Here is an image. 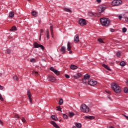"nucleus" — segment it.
<instances>
[{
  "label": "nucleus",
  "instance_id": "nucleus-1",
  "mask_svg": "<svg viewBox=\"0 0 128 128\" xmlns=\"http://www.w3.org/2000/svg\"><path fill=\"white\" fill-rule=\"evenodd\" d=\"M111 87L112 90H114L116 94H120L122 88H120V86H118V84L116 82L112 83L111 84Z\"/></svg>",
  "mask_w": 128,
  "mask_h": 128
},
{
  "label": "nucleus",
  "instance_id": "nucleus-2",
  "mask_svg": "<svg viewBox=\"0 0 128 128\" xmlns=\"http://www.w3.org/2000/svg\"><path fill=\"white\" fill-rule=\"evenodd\" d=\"M100 22L104 26H108L110 25V19L106 18H101Z\"/></svg>",
  "mask_w": 128,
  "mask_h": 128
},
{
  "label": "nucleus",
  "instance_id": "nucleus-3",
  "mask_svg": "<svg viewBox=\"0 0 128 128\" xmlns=\"http://www.w3.org/2000/svg\"><path fill=\"white\" fill-rule=\"evenodd\" d=\"M80 110L81 112H86V114H88V112H90V108L86 104H82L80 106Z\"/></svg>",
  "mask_w": 128,
  "mask_h": 128
},
{
  "label": "nucleus",
  "instance_id": "nucleus-4",
  "mask_svg": "<svg viewBox=\"0 0 128 128\" xmlns=\"http://www.w3.org/2000/svg\"><path fill=\"white\" fill-rule=\"evenodd\" d=\"M122 4V0H114L112 2V4L114 6H120Z\"/></svg>",
  "mask_w": 128,
  "mask_h": 128
},
{
  "label": "nucleus",
  "instance_id": "nucleus-5",
  "mask_svg": "<svg viewBox=\"0 0 128 128\" xmlns=\"http://www.w3.org/2000/svg\"><path fill=\"white\" fill-rule=\"evenodd\" d=\"M33 46L34 48H40L41 50H44V46L42 44H38L37 42H34Z\"/></svg>",
  "mask_w": 128,
  "mask_h": 128
},
{
  "label": "nucleus",
  "instance_id": "nucleus-6",
  "mask_svg": "<svg viewBox=\"0 0 128 128\" xmlns=\"http://www.w3.org/2000/svg\"><path fill=\"white\" fill-rule=\"evenodd\" d=\"M78 24L82 26H86V19L81 18L79 20Z\"/></svg>",
  "mask_w": 128,
  "mask_h": 128
},
{
  "label": "nucleus",
  "instance_id": "nucleus-7",
  "mask_svg": "<svg viewBox=\"0 0 128 128\" xmlns=\"http://www.w3.org/2000/svg\"><path fill=\"white\" fill-rule=\"evenodd\" d=\"M88 84L90 86H96L98 84V82L92 79H90L89 80Z\"/></svg>",
  "mask_w": 128,
  "mask_h": 128
},
{
  "label": "nucleus",
  "instance_id": "nucleus-8",
  "mask_svg": "<svg viewBox=\"0 0 128 128\" xmlns=\"http://www.w3.org/2000/svg\"><path fill=\"white\" fill-rule=\"evenodd\" d=\"M50 70H52V72H53L56 74L57 76L60 74V72L58 70L56 69H54V67L50 68Z\"/></svg>",
  "mask_w": 128,
  "mask_h": 128
},
{
  "label": "nucleus",
  "instance_id": "nucleus-9",
  "mask_svg": "<svg viewBox=\"0 0 128 128\" xmlns=\"http://www.w3.org/2000/svg\"><path fill=\"white\" fill-rule=\"evenodd\" d=\"M80 42V36L78 34H76L74 37V42L78 43Z\"/></svg>",
  "mask_w": 128,
  "mask_h": 128
},
{
  "label": "nucleus",
  "instance_id": "nucleus-10",
  "mask_svg": "<svg viewBox=\"0 0 128 128\" xmlns=\"http://www.w3.org/2000/svg\"><path fill=\"white\" fill-rule=\"evenodd\" d=\"M106 10V8L102 6L100 8V9H98V12L100 14L102 12H104V10Z\"/></svg>",
  "mask_w": 128,
  "mask_h": 128
},
{
  "label": "nucleus",
  "instance_id": "nucleus-11",
  "mask_svg": "<svg viewBox=\"0 0 128 128\" xmlns=\"http://www.w3.org/2000/svg\"><path fill=\"white\" fill-rule=\"evenodd\" d=\"M66 48L65 46H62L60 49V51L61 54H66Z\"/></svg>",
  "mask_w": 128,
  "mask_h": 128
},
{
  "label": "nucleus",
  "instance_id": "nucleus-12",
  "mask_svg": "<svg viewBox=\"0 0 128 128\" xmlns=\"http://www.w3.org/2000/svg\"><path fill=\"white\" fill-rule=\"evenodd\" d=\"M50 124H52V126H54V128H60V126H58V124H56V123L55 122L52 121L50 122Z\"/></svg>",
  "mask_w": 128,
  "mask_h": 128
},
{
  "label": "nucleus",
  "instance_id": "nucleus-13",
  "mask_svg": "<svg viewBox=\"0 0 128 128\" xmlns=\"http://www.w3.org/2000/svg\"><path fill=\"white\" fill-rule=\"evenodd\" d=\"M14 16V12H9V18H12Z\"/></svg>",
  "mask_w": 128,
  "mask_h": 128
},
{
  "label": "nucleus",
  "instance_id": "nucleus-14",
  "mask_svg": "<svg viewBox=\"0 0 128 128\" xmlns=\"http://www.w3.org/2000/svg\"><path fill=\"white\" fill-rule=\"evenodd\" d=\"M84 118L88 119V120H94V116H84Z\"/></svg>",
  "mask_w": 128,
  "mask_h": 128
},
{
  "label": "nucleus",
  "instance_id": "nucleus-15",
  "mask_svg": "<svg viewBox=\"0 0 128 128\" xmlns=\"http://www.w3.org/2000/svg\"><path fill=\"white\" fill-rule=\"evenodd\" d=\"M49 80H50V82H55L56 79V77L54 76H50L49 77Z\"/></svg>",
  "mask_w": 128,
  "mask_h": 128
},
{
  "label": "nucleus",
  "instance_id": "nucleus-16",
  "mask_svg": "<svg viewBox=\"0 0 128 128\" xmlns=\"http://www.w3.org/2000/svg\"><path fill=\"white\" fill-rule=\"evenodd\" d=\"M102 66L106 68V70H110V66H108L106 65V64H102Z\"/></svg>",
  "mask_w": 128,
  "mask_h": 128
},
{
  "label": "nucleus",
  "instance_id": "nucleus-17",
  "mask_svg": "<svg viewBox=\"0 0 128 128\" xmlns=\"http://www.w3.org/2000/svg\"><path fill=\"white\" fill-rule=\"evenodd\" d=\"M88 16H96V14L92 12H88Z\"/></svg>",
  "mask_w": 128,
  "mask_h": 128
},
{
  "label": "nucleus",
  "instance_id": "nucleus-18",
  "mask_svg": "<svg viewBox=\"0 0 128 128\" xmlns=\"http://www.w3.org/2000/svg\"><path fill=\"white\" fill-rule=\"evenodd\" d=\"M67 46H68V48H67L68 50V51L70 50H72V46H70V42H68Z\"/></svg>",
  "mask_w": 128,
  "mask_h": 128
},
{
  "label": "nucleus",
  "instance_id": "nucleus-19",
  "mask_svg": "<svg viewBox=\"0 0 128 128\" xmlns=\"http://www.w3.org/2000/svg\"><path fill=\"white\" fill-rule=\"evenodd\" d=\"M82 76V74L80 73H78L76 74V75L74 76V78H80Z\"/></svg>",
  "mask_w": 128,
  "mask_h": 128
},
{
  "label": "nucleus",
  "instance_id": "nucleus-20",
  "mask_svg": "<svg viewBox=\"0 0 128 128\" xmlns=\"http://www.w3.org/2000/svg\"><path fill=\"white\" fill-rule=\"evenodd\" d=\"M70 68L71 70H76V68H78V66L76 65H72L70 66Z\"/></svg>",
  "mask_w": 128,
  "mask_h": 128
},
{
  "label": "nucleus",
  "instance_id": "nucleus-21",
  "mask_svg": "<svg viewBox=\"0 0 128 128\" xmlns=\"http://www.w3.org/2000/svg\"><path fill=\"white\" fill-rule=\"evenodd\" d=\"M75 126H76V128H82V124H80V123H76L75 124Z\"/></svg>",
  "mask_w": 128,
  "mask_h": 128
},
{
  "label": "nucleus",
  "instance_id": "nucleus-22",
  "mask_svg": "<svg viewBox=\"0 0 128 128\" xmlns=\"http://www.w3.org/2000/svg\"><path fill=\"white\" fill-rule=\"evenodd\" d=\"M90 78V76L88 74H86L84 76V80H88V79Z\"/></svg>",
  "mask_w": 128,
  "mask_h": 128
},
{
  "label": "nucleus",
  "instance_id": "nucleus-23",
  "mask_svg": "<svg viewBox=\"0 0 128 128\" xmlns=\"http://www.w3.org/2000/svg\"><path fill=\"white\" fill-rule=\"evenodd\" d=\"M32 16H38V12H36L34 11H32Z\"/></svg>",
  "mask_w": 128,
  "mask_h": 128
},
{
  "label": "nucleus",
  "instance_id": "nucleus-24",
  "mask_svg": "<svg viewBox=\"0 0 128 128\" xmlns=\"http://www.w3.org/2000/svg\"><path fill=\"white\" fill-rule=\"evenodd\" d=\"M27 94L28 96V98H32V94L30 93V90H28V93Z\"/></svg>",
  "mask_w": 128,
  "mask_h": 128
},
{
  "label": "nucleus",
  "instance_id": "nucleus-25",
  "mask_svg": "<svg viewBox=\"0 0 128 128\" xmlns=\"http://www.w3.org/2000/svg\"><path fill=\"white\" fill-rule=\"evenodd\" d=\"M46 38H50V32L48 31V30H46Z\"/></svg>",
  "mask_w": 128,
  "mask_h": 128
},
{
  "label": "nucleus",
  "instance_id": "nucleus-26",
  "mask_svg": "<svg viewBox=\"0 0 128 128\" xmlns=\"http://www.w3.org/2000/svg\"><path fill=\"white\" fill-rule=\"evenodd\" d=\"M74 116V112H69V116L70 118H72Z\"/></svg>",
  "mask_w": 128,
  "mask_h": 128
},
{
  "label": "nucleus",
  "instance_id": "nucleus-27",
  "mask_svg": "<svg viewBox=\"0 0 128 128\" xmlns=\"http://www.w3.org/2000/svg\"><path fill=\"white\" fill-rule=\"evenodd\" d=\"M64 10L65 12H72V10H70V9L68 8H64Z\"/></svg>",
  "mask_w": 128,
  "mask_h": 128
},
{
  "label": "nucleus",
  "instance_id": "nucleus-28",
  "mask_svg": "<svg viewBox=\"0 0 128 128\" xmlns=\"http://www.w3.org/2000/svg\"><path fill=\"white\" fill-rule=\"evenodd\" d=\"M50 30L51 34H52V38H54V33H53V30H52V26H50Z\"/></svg>",
  "mask_w": 128,
  "mask_h": 128
},
{
  "label": "nucleus",
  "instance_id": "nucleus-29",
  "mask_svg": "<svg viewBox=\"0 0 128 128\" xmlns=\"http://www.w3.org/2000/svg\"><path fill=\"white\" fill-rule=\"evenodd\" d=\"M120 65L122 66H126V62H124V61H122V62H120Z\"/></svg>",
  "mask_w": 128,
  "mask_h": 128
},
{
  "label": "nucleus",
  "instance_id": "nucleus-30",
  "mask_svg": "<svg viewBox=\"0 0 128 128\" xmlns=\"http://www.w3.org/2000/svg\"><path fill=\"white\" fill-rule=\"evenodd\" d=\"M98 41L100 43V44H104V40L102 38H98Z\"/></svg>",
  "mask_w": 128,
  "mask_h": 128
},
{
  "label": "nucleus",
  "instance_id": "nucleus-31",
  "mask_svg": "<svg viewBox=\"0 0 128 128\" xmlns=\"http://www.w3.org/2000/svg\"><path fill=\"white\" fill-rule=\"evenodd\" d=\"M52 120H58V118H56V116L54 115L52 116Z\"/></svg>",
  "mask_w": 128,
  "mask_h": 128
},
{
  "label": "nucleus",
  "instance_id": "nucleus-32",
  "mask_svg": "<svg viewBox=\"0 0 128 128\" xmlns=\"http://www.w3.org/2000/svg\"><path fill=\"white\" fill-rule=\"evenodd\" d=\"M124 92L125 94H128V88L126 87L124 89Z\"/></svg>",
  "mask_w": 128,
  "mask_h": 128
},
{
  "label": "nucleus",
  "instance_id": "nucleus-33",
  "mask_svg": "<svg viewBox=\"0 0 128 128\" xmlns=\"http://www.w3.org/2000/svg\"><path fill=\"white\" fill-rule=\"evenodd\" d=\"M42 34H44V30H42V29L40 30V38H42Z\"/></svg>",
  "mask_w": 128,
  "mask_h": 128
},
{
  "label": "nucleus",
  "instance_id": "nucleus-34",
  "mask_svg": "<svg viewBox=\"0 0 128 128\" xmlns=\"http://www.w3.org/2000/svg\"><path fill=\"white\" fill-rule=\"evenodd\" d=\"M62 104H64V100L62 99H60L59 100L58 104H60V105H62Z\"/></svg>",
  "mask_w": 128,
  "mask_h": 128
},
{
  "label": "nucleus",
  "instance_id": "nucleus-35",
  "mask_svg": "<svg viewBox=\"0 0 128 128\" xmlns=\"http://www.w3.org/2000/svg\"><path fill=\"white\" fill-rule=\"evenodd\" d=\"M13 78L14 80H16V81L18 80V76H14Z\"/></svg>",
  "mask_w": 128,
  "mask_h": 128
},
{
  "label": "nucleus",
  "instance_id": "nucleus-36",
  "mask_svg": "<svg viewBox=\"0 0 128 128\" xmlns=\"http://www.w3.org/2000/svg\"><path fill=\"white\" fill-rule=\"evenodd\" d=\"M10 30H16V27L13 26Z\"/></svg>",
  "mask_w": 128,
  "mask_h": 128
},
{
  "label": "nucleus",
  "instance_id": "nucleus-37",
  "mask_svg": "<svg viewBox=\"0 0 128 128\" xmlns=\"http://www.w3.org/2000/svg\"><path fill=\"white\" fill-rule=\"evenodd\" d=\"M63 118H65L66 120H67V118H68V115H66V114H63Z\"/></svg>",
  "mask_w": 128,
  "mask_h": 128
},
{
  "label": "nucleus",
  "instance_id": "nucleus-38",
  "mask_svg": "<svg viewBox=\"0 0 128 128\" xmlns=\"http://www.w3.org/2000/svg\"><path fill=\"white\" fill-rule=\"evenodd\" d=\"M14 118H16L17 120H20V116H18V114H15Z\"/></svg>",
  "mask_w": 128,
  "mask_h": 128
},
{
  "label": "nucleus",
  "instance_id": "nucleus-39",
  "mask_svg": "<svg viewBox=\"0 0 128 128\" xmlns=\"http://www.w3.org/2000/svg\"><path fill=\"white\" fill-rule=\"evenodd\" d=\"M126 28H123L122 29V32H126Z\"/></svg>",
  "mask_w": 128,
  "mask_h": 128
},
{
  "label": "nucleus",
  "instance_id": "nucleus-40",
  "mask_svg": "<svg viewBox=\"0 0 128 128\" xmlns=\"http://www.w3.org/2000/svg\"><path fill=\"white\" fill-rule=\"evenodd\" d=\"M22 122H26V118H24L22 117Z\"/></svg>",
  "mask_w": 128,
  "mask_h": 128
},
{
  "label": "nucleus",
  "instance_id": "nucleus-41",
  "mask_svg": "<svg viewBox=\"0 0 128 128\" xmlns=\"http://www.w3.org/2000/svg\"><path fill=\"white\" fill-rule=\"evenodd\" d=\"M31 62H36V59L32 58L30 59Z\"/></svg>",
  "mask_w": 128,
  "mask_h": 128
},
{
  "label": "nucleus",
  "instance_id": "nucleus-42",
  "mask_svg": "<svg viewBox=\"0 0 128 128\" xmlns=\"http://www.w3.org/2000/svg\"><path fill=\"white\" fill-rule=\"evenodd\" d=\"M116 54L118 58H120V52H118Z\"/></svg>",
  "mask_w": 128,
  "mask_h": 128
},
{
  "label": "nucleus",
  "instance_id": "nucleus-43",
  "mask_svg": "<svg viewBox=\"0 0 128 128\" xmlns=\"http://www.w3.org/2000/svg\"><path fill=\"white\" fill-rule=\"evenodd\" d=\"M32 74H36V76H37V74H38V73L36 71L33 72Z\"/></svg>",
  "mask_w": 128,
  "mask_h": 128
},
{
  "label": "nucleus",
  "instance_id": "nucleus-44",
  "mask_svg": "<svg viewBox=\"0 0 128 128\" xmlns=\"http://www.w3.org/2000/svg\"><path fill=\"white\" fill-rule=\"evenodd\" d=\"M57 110H60V112H62V108H60V106H58L57 107Z\"/></svg>",
  "mask_w": 128,
  "mask_h": 128
},
{
  "label": "nucleus",
  "instance_id": "nucleus-45",
  "mask_svg": "<svg viewBox=\"0 0 128 128\" xmlns=\"http://www.w3.org/2000/svg\"><path fill=\"white\" fill-rule=\"evenodd\" d=\"M0 100H4V98H2V94H0Z\"/></svg>",
  "mask_w": 128,
  "mask_h": 128
},
{
  "label": "nucleus",
  "instance_id": "nucleus-46",
  "mask_svg": "<svg viewBox=\"0 0 128 128\" xmlns=\"http://www.w3.org/2000/svg\"><path fill=\"white\" fill-rule=\"evenodd\" d=\"M6 52L8 54H10V49H7Z\"/></svg>",
  "mask_w": 128,
  "mask_h": 128
},
{
  "label": "nucleus",
  "instance_id": "nucleus-47",
  "mask_svg": "<svg viewBox=\"0 0 128 128\" xmlns=\"http://www.w3.org/2000/svg\"><path fill=\"white\" fill-rule=\"evenodd\" d=\"M29 98L30 102V104H32V97L31 98Z\"/></svg>",
  "mask_w": 128,
  "mask_h": 128
},
{
  "label": "nucleus",
  "instance_id": "nucleus-48",
  "mask_svg": "<svg viewBox=\"0 0 128 128\" xmlns=\"http://www.w3.org/2000/svg\"><path fill=\"white\" fill-rule=\"evenodd\" d=\"M65 78H70V76H68V74H66Z\"/></svg>",
  "mask_w": 128,
  "mask_h": 128
},
{
  "label": "nucleus",
  "instance_id": "nucleus-49",
  "mask_svg": "<svg viewBox=\"0 0 128 128\" xmlns=\"http://www.w3.org/2000/svg\"><path fill=\"white\" fill-rule=\"evenodd\" d=\"M110 32H114V29L110 28Z\"/></svg>",
  "mask_w": 128,
  "mask_h": 128
},
{
  "label": "nucleus",
  "instance_id": "nucleus-50",
  "mask_svg": "<svg viewBox=\"0 0 128 128\" xmlns=\"http://www.w3.org/2000/svg\"><path fill=\"white\" fill-rule=\"evenodd\" d=\"M106 94H110V90H106Z\"/></svg>",
  "mask_w": 128,
  "mask_h": 128
},
{
  "label": "nucleus",
  "instance_id": "nucleus-51",
  "mask_svg": "<svg viewBox=\"0 0 128 128\" xmlns=\"http://www.w3.org/2000/svg\"><path fill=\"white\" fill-rule=\"evenodd\" d=\"M0 90H4V86H2L0 85Z\"/></svg>",
  "mask_w": 128,
  "mask_h": 128
},
{
  "label": "nucleus",
  "instance_id": "nucleus-52",
  "mask_svg": "<svg viewBox=\"0 0 128 128\" xmlns=\"http://www.w3.org/2000/svg\"><path fill=\"white\" fill-rule=\"evenodd\" d=\"M97 2L100 4V2H102V0H96Z\"/></svg>",
  "mask_w": 128,
  "mask_h": 128
},
{
  "label": "nucleus",
  "instance_id": "nucleus-53",
  "mask_svg": "<svg viewBox=\"0 0 128 128\" xmlns=\"http://www.w3.org/2000/svg\"><path fill=\"white\" fill-rule=\"evenodd\" d=\"M122 16H118L119 20H122Z\"/></svg>",
  "mask_w": 128,
  "mask_h": 128
},
{
  "label": "nucleus",
  "instance_id": "nucleus-54",
  "mask_svg": "<svg viewBox=\"0 0 128 128\" xmlns=\"http://www.w3.org/2000/svg\"><path fill=\"white\" fill-rule=\"evenodd\" d=\"M0 124H2V120H0Z\"/></svg>",
  "mask_w": 128,
  "mask_h": 128
},
{
  "label": "nucleus",
  "instance_id": "nucleus-55",
  "mask_svg": "<svg viewBox=\"0 0 128 128\" xmlns=\"http://www.w3.org/2000/svg\"><path fill=\"white\" fill-rule=\"evenodd\" d=\"M69 54H72V51H70V52H69Z\"/></svg>",
  "mask_w": 128,
  "mask_h": 128
},
{
  "label": "nucleus",
  "instance_id": "nucleus-56",
  "mask_svg": "<svg viewBox=\"0 0 128 128\" xmlns=\"http://www.w3.org/2000/svg\"><path fill=\"white\" fill-rule=\"evenodd\" d=\"M126 20L128 22V18H126Z\"/></svg>",
  "mask_w": 128,
  "mask_h": 128
},
{
  "label": "nucleus",
  "instance_id": "nucleus-57",
  "mask_svg": "<svg viewBox=\"0 0 128 128\" xmlns=\"http://www.w3.org/2000/svg\"><path fill=\"white\" fill-rule=\"evenodd\" d=\"M83 82H84V84H86V80L84 79V80H83Z\"/></svg>",
  "mask_w": 128,
  "mask_h": 128
},
{
  "label": "nucleus",
  "instance_id": "nucleus-58",
  "mask_svg": "<svg viewBox=\"0 0 128 128\" xmlns=\"http://www.w3.org/2000/svg\"><path fill=\"white\" fill-rule=\"evenodd\" d=\"M126 86H128V81H126Z\"/></svg>",
  "mask_w": 128,
  "mask_h": 128
},
{
  "label": "nucleus",
  "instance_id": "nucleus-59",
  "mask_svg": "<svg viewBox=\"0 0 128 128\" xmlns=\"http://www.w3.org/2000/svg\"><path fill=\"white\" fill-rule=\"evenodd\" d=\"M72 128H76V126H74Z\"/></svg>",
  "mask_w": 128,
  "mask_h": 128
},
{
  "label": "nucleus",
  "instance_id": "nucleus-60",
  "mask_svg": "<svg viewBox=\"0 0 128 128\" xmlns=\"http://www.w3.org/2000/svg\"><path fill=\"white\" fill-rule=\"evenodd\" d=\"M108 98H109V100H110V96H108Z\"/></svg>",
  "mask_w": 128,
  "mask_h": 128
},
{
  "label": "nucleus",
  "instance_id": "nucleus-61",
  "mask_svg": "<svg viewBox=\"0 0 128 128\" xmlns=\"http://www.w3.org/2000/svg\"><path fill=\"white\" fill-rule=\"evenodd\" d=\"M28 2H30V0H28Z\"/></svg>",
  "mask_w": 128,
  "mask_h": 128
}]
</instances>
